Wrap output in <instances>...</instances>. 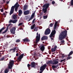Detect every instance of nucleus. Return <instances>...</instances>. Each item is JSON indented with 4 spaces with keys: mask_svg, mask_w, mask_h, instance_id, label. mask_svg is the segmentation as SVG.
<instances>
[{
    "mask_svg": "<svg viewBox=\"0 0 73 73\" xmlns=\"http://www.w3.org/2000/svg\"><path fill=\"white\" fill-rule=\"evenodd\" d=\"M35 13H36V11H34V12L31 15L30 18L29 20H28V21H29L31 20H32V19H33V18L34 17L35 15Z\"/></svg>",
    "mask_w": 73,
    "mask_h": 73,
    "instance_id": "nucleus-12",
    "label": "nucleus"
},
{
    "mask_svg": "<svg viewBox=\"0 0 73 73\" xmlns=\"http://www.w3.org/2000/svg\"><path fill=\"white\" fill-rule=\"evenodd\" d=\"M17 22V19L13 20V23L15 24V23H16V22Z\"/></svg>",
    "mask_w": 73,
    "mask_h": 73,
    "instance_id": "nucleus-32",
    "label": "nucleus"
},
{
    "mask_svg": "<svg viewBox=\"0 0 73 73\" xmlns=\"http://www.w3.org/2000/svg\"><path fill=\"white\" fill-rule=\"evenodd\" d=\"M23 23H20L18 25L19 26H21V25H23Z\"/></svg>",
    "mask_w": 73,
    "mask_h": 73,
    "instance_id": "nucleus-39",
    "label": "nucleus"
},
{
    "mask_svg": "<svg viewBox=\"0 0 73 73\" xmlns=\"http://www.w3.org/2000/svg\"><path fill=\"white\" fill-rule=\"evenodd\" d=\"M9 70L8 69H6L5 71V73H7L9 72Z\"/></svg>",
    "mask_w": 73,
    "mask_h": 73,
    "instance_id": "nucleus-28",
    "label": "nucleus"
},
{
    "mask_svg": "<svg viewBox=\"0 0 73 73\" xmlns=\"http://www.w3.org/2000/svg\"><path fill=\"white\" fill-rule=\"evenodd\" d=\"M66 60V59H64L63 60H62L60 61V62H63V61H65Z\"/></svg>",
    "mask_w": 73,
    "mask_h": 73,
    "instance_id": "nucleus-42",
    "label": "nucleus"
},
{
    "mask_svg": "<svg viewBox=\"0 0 73 73\" xmlns=\"http://www.w3.org/2000/svg\"><path fill=\"white\" fill-rule=\"evenodd\" d=\"M39 57H41V54H40L39 55Z\"/></svg>",
    "mask_w": 73,
    "mask_h": 73,
    "instance_id": "nucleus-58",
    "label": "nucleus"
},
{
    "mask_svg": "<svg viewBox=\"0 0 73 73\" xmlns=\"http://www.w3.org/2000/svg\"><path fill=\"white\" fill-rule=\"evenodd\" d=\"M30 12H31L29 10L24 11L23 12V14L24 15H29L30 13Z\"/></svg>",
    "mask_w": 73,
    "mask_h": 73,
    "instance_id": "nucleus-13",
    "label": "nucleus"
},
{
    "mask_svg": "<svg viewBox=\"0 0 73 73\" xmlns=\"http://www.w3.org/2000/svg\"><path fill=\"white\" fill-rule=\"evenodd\" d=\"M67 31L65 30L62 32L60 35L59 36V38L60 40H62L66 38V37L68 35L67 34Z\"/></svg>",
    "mask_w": 73,
    "mask_h": 73,
    "instance_id": "nucleus-1",
    "label": "nucleus"
},
{
    "mask_svg": "<svg viewBox=\"0 0 73 73\" xmlns=\"http://www.w3.org/2000/svg\"><path fill=\"white\" fill-rule=\"evenodd\" d=\"M40 49L42 52L45 50V46L44 45H42L40 47Z\"/></svg>",
    "mask_w": 73,
    "mask_h": 73,
    "instance_id": "nucleus-18",
    "label": "nucleus"
},
{
    "mask_svg": "<svg viewBox=\"0 0 73 73\" xmlns=\"http://www.w3.org/2000/svg\"><path fill=\"white\" fill-rule=\"evenodd\" d=\"M23 14V11L21 10H19V16H21Z\"/></svg>",
    "mask_w": 73,
    "mask_h": 73,
    "instance_id": "nucleus-19",
    "label": "nucleus"
},
{
    "mask_svg": "<svg viewBox=\"0 0 73 73\" xmlns=\"http://www.w3.org/2000/svg\"><path fill=\"white\" fill-rule=\"evenodd\" d=\"M53 23H51L50 25V27H53Z\"/></svg>",
    "mask_w": 73,
    "mask_h": 73,
    "instance_id": "nucleus-38",
    "label": "nucleus"
},
{
    "mask_svg": "<svg viewBox=\"0 0 73 73\" xmlns=\"http://www.w3.org/2000/svg\"><path fill=\"white\" fill-rule=\"evenodd\" d=\"M42 72H43V71L41 70V71H40V72H39V73H42Z\"/></svg>",
    "mask_w": 73,
    "mask_h": 73,
    "instance_id": "nucleus-51",
    "label": "nucleus"
},
{
    "mask_svg": "<svg viewBox=\"0 0 73 73\" xmlns=\"http://www.w3.org/2000/svg\"><path fill=\"white\" fill-rule=\"evenodd\" d=\"M28 6L27 5H25L23 7V10L24 11H26V10H27L28 8H27Z\"/></svg>",
    "mask_w": 73,
    "mask_h": 73,
    "instance_id": "nucleus-20",
    "label": "nucleus"
},
{
    "mask_svg": "<svg viewBox=\"0 0 73 73\" xmlns=\"http://www.w3.org/2000/svg\"><path fill=\"white\" fill-rule=\"evenodd\" d=\"M29 70H31V67H30V68H29Z\"/></svg>",
    "mask_w": 73,
    "mask_h": 73,
    "instance_id": "nucleus-60",
    "label": "nucleus"
},
{
    "mask_svg": "<svg viewBox=\"0 0 73 73\" xmlns=\"http://www.w3.org/2000/svg\"><path fill=\"white\" fill-rule=\"evenodd\" d=\"M12 50H13V49H10V52H11Z\"/></svg>",
    "mask_w": 73,
    "mask_h": 73,
    "instance_id": "nucleus-52",
    "label": "nucleus"
},
{
    "mask_svg": "<svg viewBox=\"0 0 73 73\" xmlns=\"http://www.w3.org/2000/svg\"><path fill=\"white\" fill-rule=\"evenodd\" d=\"M20 39H17L16 40V42H20Z\"/></svg>",
    "mask_w": 73,
    "mask_h": 73,
    "instance_id": "nucleus-36",
    "label": "nucleus"
},
{
    "mask_svg": "<svg viewBox=\"0 0 73 73\" xmlns=\"http://www.w3.org/2000/svg\"><path fill=\"white\" fill-rule=\"evenodd\" d=\"M54 69H55L54 68H52V69L54 70V71H55V70H55Z\"/></svg>",
    "mask_w": 73,
    "mask_h": 73,
    "instance_id": "nucleus-56",
    "label": "nucleus"
},
{
    "mask_svg": "<svg viewBox=\"0 0 73 73\" xmlns=\"http://www.w3.org/2000/svg\"><path fill=\"white\" fill-rule=\"evenodd\" d=\"M73 53V51H71L69 53V54L68 55V57H69V56H70L71 55H72V54Z\"/></svg>",
    "mask_w": 73,
    "mask_h": 73,
    "instance_id": "nucleus-24",
    "label": "nucleus"
},
{
    "mask_svg": "<svg viewBox=\"0 0 73 73\" xmlns=\"http://www.w3.org/2000/svg\"><path fill=\"white\" fill-rule=\"evenodd\" d=\"M17 51H16V53H17Z\"/></svg>",
    "mask_w": 73,
    "mask_h": 73,
    "instance_id": "nucleus-64",
    "label": "nucleus"
},
{
    "mask_svg": "<svg viewBox=\"0 0 73 73\" xmlns=\"http://www.w3.org/2000/svg\"><path fill=\"white\" fill-rule=\"evenodd\" d=\"M5 27H2V28H1V29H0V33H1V32L4 30V29H5Z\"/></svg>",
    "mask_w": 73,
    "mask_h": 73,
    "instance_id": "nucleus-26",
    "label": "nucleus"
},
{
    "mask_svg": "<svg viewBox=\"0 0 73 73\" xmlns=\"http://www.w3.org/2000/svg\"><path fill=\"white\" fill-rule=\"evenodd\" d=\"M16 48H13V52H15Z\"/></svg>",
    "mask_w": 73,
    "mask_h": 73,
    "instance_id": "nucleus-37",
    "label": "nucleus"
},
{
    "mask_svg": "<svg viewBox=\"0 0 73 73\" xmlns=\"http://www.w3.org/2000/svg\"><path fill=\"white\" fill-rule=\"evenodd\" d=\"M1 12H3L4 10H3V9H1Z\"/></svg>",
    "mask_w": 73,
    "mask_h": 73,
    "instance_id": "nucleus-48",
    "label": "nucleus"
},
{
    "mask_svg": "<svg viewBox=\"0 0 73 73\" xmlns=\"http://www.w3.org/2000/svg\"><path fill=\"white\" fill-rule=\"evenodd\" d=\"M56 60H54L53 62L52 60H50L48 62V64H52V65H57V64H58V61H56Z\"/></svg>",
    "mask_w": 73,
    "mask_h": 73,
    "instance_id": "nucleus-5",
    "label": "nucleus"
},
{
    "mask_svg": "<svg viewBox=\"0 0 73 73\" xmlns=\"http://www.w3.org/2000/svg\"><path fill=\"white\" fill-rule=\"evenodd\" d=\"M52 68H54L55 69V68H57V67L56 66V65L55 66L53 65L52 66Z\"/></svg>",
    "mask_w": 73,
    "mask_h": 73,
    "instance_id": "nucleus-33",
    "label": "nucleus"
},
{
    "mask_svg": "<svg viewBox=\"0 0 73 73\" xmlns=\"http://www.w3.org/2000/svg\"><path fill=\"white\" fill-rule=\"evenodd\" d=\"M56 61H58V59H57L56 60Z\"/></svg>",
    "mask_w": 73,
    "mask_h": 73,
    "instance_id": "nucleus-59",
    "label": "nucleus"
},
{
    "mask_svg": "<svg viewBox=\"0 0 73 73\" xmlns=\"http://www.w3.org/2000/svg\"><path fill=\"white\" fill-rule=\"evenodd\" d=\"M62 57H66V55H64V54H62Z\"/></svg>",
    "mask_w": 73,
    "mask_h": 73,
    "instance_id": "nucleus-44",
    "label": "nucleus"
},
{
    "mask_svg": "<svg viewBox=\"0 0 73 73\" xmlns=\"http://www.w3.org/2000/svg\"><path fill=\"white\" fill-rule=\"evenodd\" d=\"M35 20H36V18H35L33 20L32 22V24H33L35 23Z\"/></svg>",
    "mask_w": 73,
    "mask_h": 73,
    "instance_id": "nucleus-35",
    "label": "nucleus"
},
{
    "mask_svg": "<svg viewBox=\"0 0 73 73\" xmlns=\"http://www.w3.org/2000/svg\"><path fill=\"white\" fill-rule=\"evenodd\" d=\"M40 40V34H38V33H36V41L35 46L37 45V43Z\"/></svg>",
    "mask_w": 73,
    "mask_h": 73,
    "instance_id": "nucleus-4",
    "label": "nucleus"
},
{
    "mask_svg": "<svg viewBox=\"0 0 73 73\" xmlns=\"http://www.w3.org/2000/svg\"><path fill=\"white\" fill-rule=\"evenodd\" d=\"M9 1H7V2H6L7 4H9Z\"/></svg>",
    "mask_w": 73,
    "mask_h": 73,
    "instance_id": "nucleus-50",
    "label": "nucleus"
},
{
    "mask_svg": "<svg viewBox=\"0 0 73 73\" xmlns=\"http://www.w3.org/2000/svg\"><path fill=\"white\" fill-rule=\"evenodd\" d=\"M42 40H48V37L46 36H44L42 37Z\"/></svg>",
    "mask_w": 73,
    "mask_h": 73,
    "instance_id": "nucleus-16",
    "label": "nucleus"
},
{
    "mask_svg": "<svg viewBox=\"0 0 73 73\" xmlns=\"http://www.w3.org/2000/svg\"><path fill=\"white\" fill-rule=\"evenodd\" d=\"M31 68H35V66H36V64L35 62H32L31 63Z\"/></svg>",
    "mask_w": 73,
    "mask_h": 73,
    "instance_id": "nucleus-14",
    "label": "nucleus"
},
{
    "mask_svg": "<svg viewBox=\"0 0 73 73\" xmlns=\"http://www.w3.org/2000/svg\"><path fill=\"white\" fill-rule=\"evenodd\" d=\"M16 29L15 27H13L10 30V32L12 34H13V35H15V31H16Z\"/></svg>",
    "mask_w": 73,
    "mask_h": 73,
    "instance_id": "nucleus-10",
    "label": "nucleus"
},
{
    "mask_svg": "<svg viewBox=\"0 0 73 73\" xmlns=\"http://www.w3.org/2000/svg\"><path fill=\"white\" fill-rule=\"evenodd\" d=\"M56 33V31L55 30H54L53 31H52L50 36V37L51 38L52 37L54 38V35H55Z\"/></svg>",
    "mask_w": 73,
    "mask_h": 73,
    "instance_id": "nucleus-7",
    "label": "nucleus"
},
{
    "mask_svg": "<svg viewBox=\"0 0 73 73\" xmlns=\"http://www.w3.org/2000/svg\"><path fill=\"white\" fill-rule=\"evenodd\" d=\"M50 29L49 28L47 29L45 31L44 34L45 35H49L50 34Z\"/></svg>",
    "mask_w": 73,
    "mask_h": 73,
    "instance_id": "nucleus-8",
    "label": "nucleus"
},
{
    "mask_svg": "<svg viewBox=\"0 0 73 73\" xmlns=\"http://www.w3.org/2000/svg\"><path fill=\"white\" fill-rule=\"evenodd\" d=\"M59 66V64H58L56 65V68H57Z\"/></svg>",
    "mask_w": 73,
    "mask_h": 73,
    "instance_id": "nucleus-49",
    "label": "nucleus"
},
{
    "mask_svg": "<svg viewBox=\"0 0 73 73\" xmlns=\"http://www.w3.org/2000/svg\"><path fill=\"white\" fill-rule=\"evenodd\" d=\"M5 2H2V4H4V3H5Z\"/></svg>",
    "mask_w": 73,
    "mask_h": 73,
    "instance_id": "nucleus-54",
    "label": "nucleus"
},
{
    "mask_svg": "<svg viewBox=\"0 0 73 73\" xmlns=\"http://www.w3.org/2000/svg\"><path fill=\"white\" fill-rule=\"evenodd\" d=\"M14 62H15V61L14 60H11L9 62V65L8 68L9 69H11L12 66H13V64H14Z\"/></svg>",
    "mask_w": 73,
    "mask_h": 73,
    "instance_id": "nucleus-6",
    "label": "nucleus"
},
{
    "mask_svg": "<svg viewBox=\"0 0 73 73\" xmlns=\"http://www.w3.org/2000/svg\"><path fill=\"white\" fill-rule=\"evenodd\" d=\"M57 24H58V22L56 21L54 25V29H56V27H57Z\"/></svg>",
    "mask_w": 73,
    "mask_h": 73,
    "instance_id": "nucleus-21",
    "label": "nucleus"
},
{
    "mask_svg": "<svg viewBox=\"0 0 73 73\" xmlns=\"http://www.w3.org/2000/svg\"><path fill=\"white\" fill-rule=\"evenodd\" d=\"M55 3V2L54 1H52V4H54V3Z\"/></svg>",
    "mask_w": 73,
    "mask_h": 73,
    "instance_id": "nucleus-46",
    "label": "nucleus"
},
{
    "mask_svg": "<svg viewBox=\"0 0 73 73\" xmlns=\"http://www.w3.org/2000/svg\"><path fill=\"white\" fill-rule=\"evenodd\" d=\"M8 27H7L6 28V29L2 33V34H4V33H5V32H7V31H8Z\"/></svg>",
    "mask_w": 73,
    "mask_h": 73,
    "instance_id": "nucleus-22",
    "label": "nucleus"
},
{
    "mask_svg": "<svg viewBox=\"0 0 73 73\" xmlns=\"http://www.w3.org/2000/svg\"><path fill=\"white\" fill-rule=\"evenodd\" d=\"M31 66V65L29 64H27V66L28 67V68H29L30 67H29Z\"/></svg>",
    "mask_w": 73,
    "mask_h": 73,
    "instance_id": "nucleus-45",
    "label": "nucleus"
},
{
    "mask_svg": "<svg viewBox=\"0 0 73 73\" xmlns=\"http://www.w3.org/2000/svg\"><path fill=\"white\" fill-rule=\"evenodd\" d=\"M5 58V57H3L2 58H1V59H0V61H3V60H4Z\"/></svg>",
    "mask_w": 73,
    "mask_h": 73,
    "instance_id": "nucleus-31",
    "label": "nucleus"
},
{
    "mask_svg": "<svg viewBox=\"0 0 73 73\" xmlns=\"http://www.w3.org/2000/svg\"><path fill=\"white\" fill-rule=\"evenodd\" d=\"M9 23H13V20H10L9 21Z\"/></svg>",
    "mask_w": 73,
    "mask_h": 73,
    "instance_id": "nucleus-41",
    "label": "nucleus"
},
{
    "mask_svg": "<svg viewBox=\"0 0 73 73\" xmlns=\"http://www.w3.org/2000/svg\"><path fill=\"white\" fill-rule=\"evenodd\" d=\"M57 48V46H55L54 48H52L51 49L52 52H55Z\"/></svg>",
    "mask_w": 73,
    "mask_h": 73,
    "instance_id": "nucleus-15",
    "label": "nucleus"
},
{
    "mask_svg": "<svg viewBox=\"0 0 73 73\" xmlns=\"http://www.w3.org/2000/svg\"><path fill=\"white\" fill-rule=\"evenodd\" d=\"M43 17L44 18V19H47V18L48 17V16L47 15H44L43 16Z\"/></svg>",
    "mask_w": 73,
    "mask_h": 73,
    "instance_id": "nucleus-29",
    "label": "nucleus"
},
{
    "mask_svg": "<svg viewBox=\"0 0 73 73\" xmlns=\"http://www.w3.org/2000/svg\"><path fill=\"white\" fill-rule=\"evenodd\" d=\"M73 21L72 19H69L68 20V22H67L68 23H70L71 22H72Z\"/></svg>",
    "mask_w": 73,
    "mask_h": 73,
    "instance_id": "nucleus-27",
    "label": "nucleus"
},
{
    "mask_svg": "<svg viewBox=\"0 0 73 73\" xmlns=\"http://www.w3.org/2000/svg\"><path fill=\"white\" fill-rule=\"evenodd\" d=\"M12 17L13 20H15V19H17L16 15H13V16Z\"/></svg>",
    "mask_w": 73,
    "mask_h": 73,
    "instance_id": "nucleus-23",
    "label": "nucleus"
},
{
    "mask_svg": "<svg viewBox=\"0 0 73 73\" xmlns=\"http://www.w3.org/2000/svg\"><path fill=\"white\" fill-rule=\"evenodd\" d=\"M51 40H53L54 38H51Z\"/></svg>",
    "mask_w": 73,
    "mask_h": 73,
    "instance_id": "nucleus-61",
    "label": "nucleus"
},
{
    "mask_svg": "<svg viewBox=\"0 0 73 73\" xmlns=\"http://www.w3.org/2000/svg\"><path fill=\"white\" fill-rule=\"evenodd\" d=\"M72 58V56H69L67 58V60H70L71 58Z\"/></svg>",
    "mask_w": 73,
    "mask_h": 73,
    "instance_id": "nucleus-34",
    "label": "nucleus"
},
{
    "mask_svg": "<svg viewBox=\"0 0 73 73\" xmlns=\"http://www.w3.org/2000/svg\"><path fill=\"white\" fill-rule=\"evenodd\" d=\"M35 24H34L33 25L31 26V29H34V28H35Z\"/></svg>",
    "mask_w": 73,
    "mask_h": 73,
    "instance_id": "nucleus-25",
    "label": "nucleus"
},
{
    "mask_svg": "<svg viewBox=\"0 0 73 73\" xmlns=\"http://www.w3.org/2000/svg\"><path fill=\"white\" fill-rule=\"evenodd\" d=\"M3 15H5V13H3Z\"/></svg>",
    "mask_w": 73,
    "mask_h": 73,
    "instance_id": "nucleus-53",
    "label": "nucleus"
},
{
    "mask_svg": "<svg viewBox=\"0 0 73 73\" xmlns=\"http://www.w3.org/2000/svg\"><path fill=\"white\" fill-rule=\"evenodd\" d=\"M38 30V27H36L35 28L34 31H37Z\"/></svg>",
    "mask_w": 73,
    "mask_h": 73,
    "instance_id": "nucleus-30",
    "label": "nucleus"
},
{
    "mask_svg": "<svg viewBox=\"0 0 73 73\" xmlns=\"http://www.w3.org/2000/svg\"><path fill=\"white\" fill-rule=\"evenodd\" d=\"M65 42V41L64 40H62L61 41V43H64Z\"/></svg>",
    "mask_w": 73,
    "mask_h": 73,
    "instance_id": "nucleus-43",
    "label": "nucleus"
},
{
    "mask_svg": "<svg viewBox=\"0 0 73 73\" xmlns=\"http://www.w3.org/2000/svg\"><path fill=\"white\" fill-rule=\"evenodd\" d=\"M17 65H18V64L17 63Z\"/></svg>",
    "mask_w": 73,
    "mask_h": 73,
    "instance_id": "nucleus-63",
    "label": "nucleus"
},
{
    "mask_svg": "<svg viewBox=\"0 0 73 73\" xmlns=\"http://www.w3.org/2000/svg\"><path fill=\"white\" fill-rule=\"evenodd\" d=\"M63 1V0H61V1Z\"/></svg>",
    "mask_w": 73,
    "mask_h": 73,
    "instance_id": "nucleus-62",
    "label": "nucleus"
},
{
    "mask_svg": "<svg viewBox=\"0 0 73 73\" xmlns=\"http://www.w3.org/2000/svg\"><path fill=\"white\" fill-rule=\"evenodd\" d=\"M71 5H73V0H72L71 2Z\"/></svg>",
    "mask_w": 73,
    "mask_h": 73,
    "instance_id": "nucleus-40",
    "label": "nucleus"
},
{
    "mask_svg": "<svg viewBox=\"0 0 73 73\" xmlns=\"http://www.w3.org/2000/svg\"><path fill=\"white\" fill-rule=\"evenodd\" d=\"M3 2H5V0H3Z\"/></svg>",
    "mask_w": 73,
    "mask_h": 73,
    "instance_id": "nucleus-57",
    "label": "nucleus"
},
{
    "mask_svg": "<svg viewBox=\"0 0 73 73\" xmlns=\"http://www.w3.org/2000/svg\"><path fill=\"white\" fill-rule=\"evenodd\" d=\"M19 53H17L16 54V56H17V57H18V56H19Z\"/></svg>",
    "mask_w": 73,
    "mask_h": 73,
    "instance_id": "nucleus-47",
    "label": "nucleus"
},
{
    "mask_svg": "<svg viewBox=\"0 0 73 73\" xmlns=\"http://www.w3.org/2000/svg\"><path fill=\"white\" fill-rule=\"evenodd\" d=\"M47 66V65L46 64H44L42 65L40 68V70L44 71L45 69V68H46Z\"/></svg>",
    "mask_w": 73,
    "mask_h": 73,
    "instance_id": "nucleus-11",
    "label": "nucleus"
},
{
    "mask_svg": "<svg viewBox=\"0 0 73 73\" xmlns=\"http://www.w3.org/2000/svg\"><path fill=\"white\" fill-rule=\"evenodd\" d=\"M24 53L22 54L21 55H20L18 58L17 59V61L18 62H19L20 61H21V60L24 57Z\"/></svg>",
    "mask_w": 73,
    "mask_h": 73,
    "instance_id": "nucleus-9",
    "label": "nucleus"
},
{
    "mask_svg": "<svg viewBox=\"0 0 73 73\" xmlns=\"http://www.w3.org/2000/svg\"><path fill=\"white\" fill-rule=\"evenodd\" d=\"M18 3H16L14 6H13L12 7L11 11L10 12L9 15H11L14 12V9H15L16 12H17L19 7V4H18Z\"/></svg>",
    "mask_w": 73,
    "mask_h": 73,
    "instance_id": "nucleus-2",
    "label": "nucleus"
},
{
    "mask_svg": "<svg viewBox=\"0 0 73 73\" xmlns=\"http://www.w3.org/2000/svg\"><path fill=\"white\" fill-rule=\"evenodd\" d=\"M49 5H49V3H45L43 7L44 8L42 9V12L44 13H46L47 12V9L48 8Z\"/></svg>",
    "mask_w": 73,
    "mask_h": 73,
    "instance_id": "nucleus-3",
    "label": "nucleus"
},
{
    "mask_svg": "<svg viewBox=\"0 0 73 73\" xmlns=\"http://www.w3.org/2000/svg\"><path fill=\"white\" fill-rule=\"evenodd\" d=\"M22 40L24 41V42H30V40L28 39L27 38H25Z\"/></svg>",
    "mask_w": 73,
    "mask_h": 73,
    "instance_id": "nucleus-17",
    "label": "nucleus"
},
{
    "mask_svg": "<svg viewBox=\"0 0 73 73\" xmlns=\"http://www.w3.org/2000/svg\"><path fill=\"white\" fill-rule=\"evenodd\" d=\"M48 49H50V47H48Z\"/></svg>",
    "mask_w": 73,
    "mask_h": 73,
    "instance_id": "nucleus-55",
    "label": "nucleus"
}]
</instances>
